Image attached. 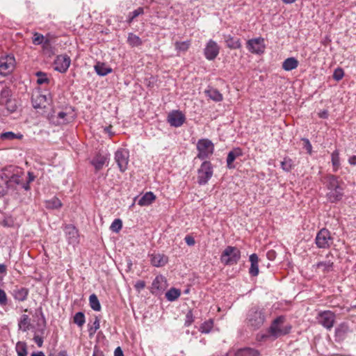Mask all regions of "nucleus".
<instances>
[{
	"label": "nucleus",
	"mask_w": 356,
	"mask_h": 356,
	"mask_svg": "<svg viewBox=\"0 0 356 356\" xmlns=\"http://www.w3.org/2000/svg\"><path fill=\"white\" fill-rule=\"evenodd\" d=\"M266 320L264 309L254 306L251 307L246 316V323L248 327L252 330H257L261 327Z\"/></svg>",
	"instance_id": "1"
},
{
	"label": "nucleus",
	"mask_w": 356,
	"mask_h": 356,
	"mask_svg": "<svg viewBox=\"0 0 356 356\" xmlns=\"http://www.w3.org/2000/svg\"><path fill=\"white\" fill-rule=\"evenodd\" d=\"M327 183L328 192L327 199L331 202H336L341 200L343 195V184L339 179H328Z\"/></svg>",
	"instance_id": "2"
},
{
	"label": "nucleus",
	"mask_w": 356,
	"mask_h": 356,
	"mask_svg": "<svg viewBox=\"0 0 356 356\" xmlns=\"http://www.w3.org/2000/svg\"><path fill=\"white\" fill-rule=\"evenodd\" d=\"M285 318L282 316L276 318L269 327V333L271 336L277 338L286 335L291 332V325H284Z\"/></svg>",
	"instance_id": "3"
},
{
	"label": "nucleus",
	"mask_w": 356,
	"mask_h": 356,
	"mask_svg": "<svg viewBox=\"0 0 356 356\" xmlns=\"http://www.w3.org/2000/svg\"><path fill=\"white\" fill-rule=\"evenodd\" d=\"M197 149L198 154L197 158L201 160L209 159L214 152V145L207 138H202L197 141Z\"/></svg>",
	"instance_id": "4"
},
{
	"label": "nucleus",
	"mask_w": 356,
	"mask_h": 356,
	"mask_svg": "<svg viewBox=\"0 0 356 356\" xmlns=\"http://www.w3.org/2000/svg\"><path fill=\"white\" fill-rule=\"evenodd\" d=\"M241 259V251L236 247L227 246L220 255V261L227 266L237 264Z\"/></svg>",
	"instance_id": "5"
},
{
	"label": "nucleus",
	"mask_w": 356,
	"mask_h": 356,
	"mask_svg": "<svg viewBox=\"0 0 356 356\" xmlns=\"http://www.w3.org/2000/svg\"><path fill=\"white\" fill-rule=\"evenodd\" d=\"M15 58L12 54L0 57V75L6 76L10 74L15 68Z\"/></svg>",
	"instance_id": "6"
},
{
	"label": "nucleus",
	"mask_w": 356,
	"mask_h": 356,
	"mask_svg": "<svg viewBox=\"0 0 356 356\" xmlns=\"http://www.w3.org/2000/svg\"><path fill=\"white\" fill-rule=\"evenodd\" d=\"M315 243L318 248H329L333 243V238L330 231L325 228L321 229L316 234Z\"/></svg>",
	"instance_id": "7"
},
{
	"label": "nucleus",
	"mask_w": 356,
	"mask_h": 356,
	"mask_svg": "<svg viewBox=\"0 0 356 356\" xmlns=\"http://www.w3.org/2000/svg\"><path fill=\"white\" fill-rule=\"evenodd\" d=\"M318 323L327 330H331L335 322V314L331 311H323L317 316Z\"/></svg>",
	"instance_id": "8"
},
{
	"label": "nucleus",
	"mask_w": 356,
	"mask_h": 356,
	"mask_svg": "<svg viewBox=\"0 0 356 356\" xmlns=\"http://www.w3.org/2000/svg\"><path fill=\"white\" fill-rule=\"evenodd\" d=\"M74 115L73 112L60 111L57 115H52L49 118L50 122L56 126L63 125L73 121Z\"/></svg>",
	"instance_id": "9"
},
{
	"label": "nucleus",
	"mask_w": 356,
	"mask_h": 356,
	"mask_svg": "<svg viewBox=\"0 0 356 356\" xmlns=\"http://www.w3.org/2000/svg\"><path fill=\"white\" fill-rule=\"evenodd\" d=\"M71 64V58L67 54H60L56 56L54 61V70L60 73H65Z\"/></svg>",
	"instance_id": "10"
},
{
	"label": "nucleus",
	"mask_w": 356,
	"mask_h": 356,
	"mask_svg": "<svg viewBox=\"0 0 356 356\" xmlns=\"http://www.w3.org/2000/svg\"><path fill=\"white\" fill-rule=\"evenodd\" d=\"M220 47L213 40H209L206 44L204 49V54L205 58L209 60H213L219 54Z\"/></svg>",
	"instance_id": "11"
},
{
	"label": "nucleus",
	"mask_w": 356,
	"mask_h": 356,
	"mask_svg": "<svg viewBox=\"0 0 356 356\" xmlns=\"http://www.w3.org/2000/svg\"><path fill=\"white\" fill-rule=\"evenodd\" d=\"M247 49L252 54H260L265 50L264 40L262 38H257L249 40L247 42Z\"/></svg>",
	"instance_id": "12"
},
{
	"label": "nucleus",
	"mask_w": 356,
	"mask_h": 356,
	"mask_svg": "<svg viewBox=\"0 0 356 356\" xmlns=\"http://www.w3.org/2000/svg\"><path fill=\"white\" fill-rule=\"evenodd\" d=\"M167 120L172 127H179L184 123L186 117L180 111H172L168 113Z\"/></svg>",
	"instance_id": "13"
},
{
	"label": "nucleus",
	"mask_w": 356,
	"mask_h": 356,
	"mask_svg": "<svg viewBox=\"0 0 356 356\" xmlns=\"http://www.w3.org/2000/svg\"><path fill=\"white\" fill-rule=\"evenodd\" d=\"M66 239L69 244L75 245L79 242V235L77 229L72 225H67L64 228Z\"/></svg>",
	"instance_id": "14"
},
{
	"label": "nucleus",
	"mask_w": 356,
	"mask_h": 356,
	"mask_svg": "<svg viewBox=\"0 0 356 356\" xmlns=\"http://www.w3.org/2000/svg\"><path fill=\"white\" fill-rule=\"evenodd\" d=\"M167 286V281L163 275H157L152 282L151 292L153 294L162 293Z\"/></svg>",
	"instance_id": "15"
},
{
	"label": "nucleus",
	"mask_w": 356,
	"mask_h": 356,
	"mask_svg": "<svg viewBox=\"0 0 356 356\" xmlns=\"http://www.w3.org/2000/svg\"><path fill=\"white\" fill-rule=\"evenodd\" d=\"M129 153L125 149L118 150L115 154V159L120 170L123 172L127 168Z\"/></svg>",
	"instance_id": "16"
},
{
	"label": "nucleus",
	"mask_w": 356,
	"mask_h": 356,
	"mask_svg": "<svg viewBox=\"0 0 356 356\" xmlns=\"http://www.w3.org/2000/svg\"><path fill=\"white\" fill-rule=\"evenodd\" d=\"M212 175V164L209 161H204L198 170V178H211Z\"/></svg>",
	"instance_id": "17"
},
{
	"label": "nucleus",
	"mask_w": 356,
	"mask_h": 356,
	"mask_svg": "<svg viewBox=\"0 0 356 356\" xmlns=\"http://www.w3.org/2000/svg\"><path fill=\"white\" fill-rule=\"evenodd\" d=\"M47 102V99L44 95L37 92L32 95L31 102L35 108H45Z\"/></svg>",
	"instance_id": "18"
},
{
	"label": "nucleus",
	"mask_w": 356,
	"mask_h": 356,
	"mask_svg": "<svg viewBox=\"0 0 356 356\" xmlns=\"http://www.w3.org/2000/svg\"><path fill=\"white\" fill-rule=\"evenodd\" d=\"M151 264L155 267H162L168 261V257L160 253H153L150 255Z\"/></svg>",
	"instance_id": "19"
},
{
	"label": "nucleus",
	"mask_w": 356,
	"mask_h": 356,
	"mask_svg": "<svg viewBox=\"0 0 356 356\" xmlns=\"http://www.w3.org/2000/svg\"><path fill=\"white\" fill-rule=\"evenodd\" d=\"M249 260L250 262V267L249 268V273L251 276L256 277L259 274V257L257 254H252Z\"/></svg>",
	"instance_id": "20"
},
{
	"label": "nucleus",
	"mask_w": 356,
	"mask_h": 356,
	"mask_svg": "<svg viewBox=\"0 0 356 356\" xmlns=\"http://www.w3.org/2000/svg\"><path fill=\"white\" fill-rule=\"evenodd\" d=\"M243 152L241 148H234L232 151H230L227 157V166L229 168H234L233 165V162L234 160L241 156H242Z\"/></svg>",
	"instance_id": "21"
},
{
	"label": "nucleus",
	"mask_w": 356,
	"mask_h": 356,
	"mask_svg": "<svg viewBox=\"0 0 356 356\" xmlns=\"http://www.w3.org/2000/svg\"><path fill=\"white\" fill-rule=\"evenodd\" d=\"M29 289L25 287H17L13 290V296L16 300L23 302L27 299Z\"/></svg>",
	"instance_id": "22"
},
{
	"label": "nucleus",
	"mask_w": 356,
	"mask_h": 356,
	"mask_svg": "<svg viewBox=\"0 0 356 356\" xmlns=\"http://www.w3.org/2000/svg\"><path fill=\"white\" fill-rule=\"evenodd\" d=\"M349 332L348 325L346 323H342L336 327L335 337L340 340L343 339Z\"/></svg>",
	"instance_id": "23"
},
{
	"label": "nucleus",
	"mask_w": 356,
	"mask_h": 356,
	"mask_svg": "<svg viewBox=\"0 0 356 356\" xmlns=\"http://www.w3.org/2000/svg\"><path fill=\"white\" fill-rule=\"evenodd\" d=\"M156 199V195L151 191L146 192L138 200V204L142 207L150 205Z\"/></svg>",
	"instance_id": "24"
},
{
	"label": "nucleus",
	"mask_w": 356,
	"mask_h": 356,
	"mask_svg": "<svg viewBox=\"0 0 356 356\" xmlns=\"http://www.w3.org/2000/svg\"><path fill=\"white\" fill-rule=\"evenodd\" d=\"M298 60L294 57H290L284 60L282 68L286 71H291L298 66Z\"/></svg>",
	"instance_id": "25"
},
{
	"label": "nucleus",
	"mask_w": 356,
	"mask_h": 356,
	"mask_svg": "<svg viewBox=\"0 0 356 356\" xmlns=\"http://www.w3.org/2000/svg\"><path fill=\"white\" fill-rule=\"evenodd\" d=\"M260 353L258 350L252 348H243L238 350L235 356H259Z\"/></svg>",
	"instance_id": "26"
},
{
	"label": "nucleus",
	"mask_w": 356,
	"mask_h": 356,
	"mask_svg": "<svg viewBox=\"0 0 356 356\" xmlns=\"http://www.w3.org/2000/svg\"><path fill=\"white\" fill-rule=\"evenodd\" d=\"M95 70L96 73L99 76H106L112 72V68L107 66L104 63H97L95 65Z\"/></svg>",
	"instance_id": "27"
},
{
	"label": "nucleus",
	"mask_w": 356,
	"mask_h": 356,
	"mask_svg": "<svg viewBox=\"0 0 356 356\" xmlns=\"http://www.w3.org/2000/svg\"><path fill=\"white\" fill-rule=\"evenodd\" d=\"M31 326V324L29 316L26 314L22 315L18 322L19 329L23 332H26L30 329Z\"/></svg>",
	"instance_id": "28"
},
{
	"label": "nucleus",
	"mask_w": 356,
	"mask_h": 356,
	"mask_svg": "<svg viewBox=\"0 0 356 356\" xmlns=\"http://www.w3.org/2000/svg\"><path fill=\"white\" fill-rule=\"evenodd\" d=\"M225 42L227 47L233 49H239L241 47L240 39L229 35L225 36Z\"/></svg>",
	"instance_id": "29"
},
{
	"label": "nucleus",
	"mask_w": 356,
	"mask_h": 356,
	"mask_svg": "<svg viewBox=\"0 0 356 356\" xmlns=\"http://www.w3.org/2000/svg\"><path fill=\"white\" fill-rule=\"evenodd\" d=\"M45 207L49 209H58L62 207L61 201L56 197H54L51 200H46Z\"/></svg>",
	"instance_id": "30"
},
{
	"label": "nucleus",
	"mask_w": 356,
	"mask_h": 356,
	"mask_svg": "<svg viewBox=\"0 0 356 356\" xmlns=\"http://www.w3.org/2000/svg\"><path fill=\"white\" fill-rule=\"evenodd\" d=\"M207 96L215 102H220L222 100V95L215 88H210L205 91Z\"/></svg>",
	"instance_id": "31"
},
{
	"label": "nucleus",
	"mask_w": 356,
	"mask_h": 356,
	"mask_svg": "<svg viewBox=\"0 0 356 356\" xmlns=\"http://www.w3.org/2000/svg\"><path fill=\"white\" fill-rule=\"evenodd\" d=\"M316 267L321 268L323 273H329L333 270V262L331 261H320L316 264Z\"/></svg>",
	"instance_id": "32"
},
{
	"label": "nucleus",
	"mask_w": 356,
	"mask_h": 356,
	"mask_svg": "<svg viewBox=\"0 0 356 356\" xmlns=\"http://www.w3.org/2000/svg\"><path fill=\"white\" fill-rule=\"evenodd\" d=\"M106 157L102 155H97L91 161L92 165L97 170L101 169L106 161Z\"/></svg>",
	"instance_id": "33"
},
{
	"label": "nucleus",
	"mask_w": 356,
	"mask_h": 356,
	"mask_svg": "<svg viewBox=\"0 0 356 356\" xmlns=\"http://www.w3.org/2000/svg\"><path fill=\"white\" fill-rule=\"evenodd\" d=\"M181 295V292L179 289L175 288H171L169 289L165 293V298L169 301H175Z\"/></svg>",
	"instance_id": "34"
},
{
	"label": "nucleus",
	"mask_w": 356,
	"mask_h": 356,
	"mask_svg": "<svg viewBox=\"0 0 356 356\" xmlns=\"http://www.w3.org/2000/svg\"><path fill=\"white\" fill-rule=\"evenodd\" d=\"M89 302H90V307L93 310L97 311V312L100 311L101 305H100L99 301L95 294L93 293L90 296Z\"/></svg>",
	"instance_id": "35"
},
{
	"label": "nucleus",
	"mask_w": 356,
	"mask_h": 356,
	"mask_svg": "<svg viewBox=\"0 0 356 356\" xmlns=\"http://www.w3.org/2000/svg\"><path fill=\"white\" fill-rule=\"evenodd\" d=\"M191 46V41L186 40L184 42H176L175 43V49L179 52H185Z\"/></svg>",
	"instance_id": "36"
},
{
	"label": "nucleus",
	"mask_w": 356,
	"mask_h": 356,
	"mask_svg": "<svg viewBox=\"0 0 356 356\" xmlns=\"http://www.w3.org/2000/svg\"><path fill=\"white\" fill-rule=\"evenodd\" d=\"M213 326V321L212 319H209L201 324L200 327V331L204 334H208L211 330Z\"/></svg>",
	"instance_id": "37"
},
{
	"label": "nucleus",
	"mask_w": 356,
	"mask_h": 356,
	"mask_svg": "<svg viewBox=\"0 0 356 356\" xmlns=\"http://www.w3.org/2000/svg\"><path fill=\"white\" fill-rule=\"evenodd\" d=\"M16 351L18 356H26L27 348L25 342L19 341L16 344Z\"/></svg>",
	"instance_id": "38"
},
{
	"label": "nucleus",
	"mask_w": 356,
	"mask_h": 356,
	"mask_svg": "<svg viewBox=\"0 0 356 356\" xmlns=\"http://www.w3.org/2000/svg\"><path fill=\"white\" fill-rule=\"evenodd\" d=\"M73 321L79 327H81L86 323L85 315L83 312H79L75 314L73 318Z\"/></svg>",
	"instance_id": "39"
},
{
	"label": "nucleus",
	"mask_w": 356,
	"mask_h": 356,
	"mask_svg": "<svg viewBox=\"0 0 356 356\" xmlns=\"http://www.w3.org/2000/svg\"><path fill=\"white\" fill-rule=\"evenodd\" d=\"M42 50L45 54H48L49 56L54 54V47L51 45L49 39L46 38V40L42 45Z\"/></svg>",
	"instance_id": "40"
},
{
	"label": "nucleus",
	"mask_w": 356,
	"mask_h": 356,
	"mask_svg": "<svg viewBox=\"0 0 356 356\" xmlns=\"http://www.w3.org/2000/svg\"><path fill=\"white\" fill-rule=\"evenodd\" d=\"M281 166L285 171H290L293 166V161L289 157L284 158V160L281 162Z\"/></svg>",
	"instance_id": "41"
},
{
	"label": "nucleus",
	"mask_w": 356,
	"mask_h": 356,
	"mask_svg": "<svg viewBox=\"0 0 356 356\" xmlns=\"http://www.w3.org/2000/svg\"><path fill=\"white\" fill-rule=\"evenodd\" d=\"M331 159L334 168L337 169L340 165L339 152L337 149L332 153Z\"/></svg>",
	"instance_id": "42"
},
{
	"label": "nucleus",
	"mask_w": 356,
	"mask_h": 356,
	"mask_svg": "<svg viewBox=\"0 0 356 356\" xmlns=\"http://www.w3.org/2000/svg\"><path fill=\"white\" fill-rule=\"evenodd\" d=\"M122 227V222L120 219L118 218L114 220V221L111 223L110 226V229L115 233L120 232Z\"/></svg>",
	"instance_id": "43"
},
{
	"label": "nucleus",
	"mask_w": 356,
	"mask_h": 356,
	"mask_svg": "<svg viewBox=\"0 0 356 356\" xmlns=\"http://www.w3.org/2000/svg\"><path fill=\"white\" fill-rule=\"evenodd\" d=\"M46 40V38L44 37L43 35L39 33H34L33 38V43L35 45H39L44 43V42Z\"/></svg>",
	"instance_id": "44"
},
{
	"label": "nucleus",
	"mask_w": 356,
	"mask_h": 356,
	"mask_svg": "<svg viewBox=\"0 0 356 356\" xmlns=\"http://www.w3.org/2000/svg\"><path fill=\"white\" fill-rule=\"evenodd\" d=\"M99 319L97 316L95 317V321L92 323V325L90 326L88 329L89 335L92 336L97 332V330L99 328Z\"/></svg>",
	"instance_id": "45"
},
{
	"label": "nucleus",
	"mask_w": 356,
	"mask_h": 356,
	"mask_svg": "<svg viewBox=\"0 0 356 356\" xmlns=\"http://www.w3.org/2000/svg\"><path fill=\"white\" fill-rule=\"evenodd\" d=\"M195 317L193 316V312L189 310L186 315L184 322V325L186 327L190 326L194 322Z\"/></svg>",
	"instance_id": "46"
},
{
	"label": "nucleus",
	"mask_w": 356,
	"mask_h": 356,
	"mask_svg": "<svg viewBox=\"0 0 356 356\" xmlns=\"http://www.w3.org/2000/svg\"><path fill=\"white\" fill-rule=\"evenodd\" d=\"M344 76V72L342 68L338 67L334 70L333 73V79L336 81H340Z\"/></svg>",
	"instance_id": "47"
},
{
	"label": "nucleus",
	"mask_w": 356,
	"mask_h": 356,
	"mask_svg": "<svg viewBox=\"0 0 356 356\" xmlns=\"http://www.w3.org/2000/svg\"><path fill=\"white\" fill-rule=\"evenodd\" d=\"M36 75L38 76V79L37 80V83L39 85H42L45 83L49 82V79L47 77V75L44 73H42L41 72H38L36 73Z\"/></svg>",
	"instance_id": "48"
},
{
	"label": "nucleus",
	"mask_w": 356,
	"mask_h": 356,
	"mask_svg": "<svg viewBox=\"0 0 356 356\" xmlns=\"http://www.w3.org/2000/svg\"><path fill=\"white\" fill-rule=\"evenodd\" d=\"M8 304V298L6 292L0 289V305L5 306Z\"/></svg>",
	"instance_id": "49"
},
{
	"label": "nucleus",
	"mask_w": 356,
	"mask_h": 356,
	"mask_svg": "<svg viewBox=\"0 0 356 356\" xmlns=\"http://www.w3.org/2000/svg\"><path fill=\"white\" fill-rule=\"evenodd\" d=\"M302 140L303 141V148L306 149L309 154H311L312 152L311 143L307 138H302Z\"/></svg>",
	"instance_id": "50"
},
{
	"label": "nucleus",
	"mask_w": 356,
	"mask_h": 356,
	"mask_svg": "<svg viewBox=\"0 0 356 356\" xmlns=\"http://www.w3.org/2000/svg\"><path fill=\"white\" fill-rule=\"evenodd\" d=\"M16 138V135L12 131L5 132L1 135V139L13 140Z\"/></svg>",
	"instance_id": "51"
},
{
	"label": "nucleus",
	"mask_w": 356,
	"mask_h": 356,
	"mask_svg": "<svg viewBox=\"0 0 356 356\" xmlns=\"http://www.w3.org/2000/svg\"><path fill=\"white\" fill-rule=\"evenodd\" d=\"M184 240H185V242L186 243V244L189 246H193L195 243V241L194 238L189 235L186 236Z\"/></svg>",
	"instance_id": "52"
},
{
	"label": "nucleus",
	"mask_w": 356,
	"mask_h": 356,
	"mask_svg": "<svg viewBox=\"0 0 356 356\" xmlns=\"http://www.w3.org/2000/svg\"><path fill=\"white\" fill-rule=\"evenodd\" d=\"M34 341L38 345V347H41L43 344V339L40 336L35 335L33 338Z\"/></svg>",
	"instance_id": "53"
},
{
	"label": "nucleus",
	"mask_w": 356,
	"mask_h": 356,
	"mask_svg": "<svg viewBox=\"0 0 356 356\" xmlns=\"http://www.w3.org/2000/svg\"><path fill=\"white\" fill-rule=\"evenodd\" d=\"M145 286V283L144 281H138L136 284H135V288H136L138 290H141L144 289Z\"/></svg>",
	"instance_id": "54"
},
{
	"label": "nucleus",
	"mask_w": 356,
	"mask_h": 356,
	"mask_svg": "<svg viewBox=\"0 0 356 356\" xmlns=\"http://www.w3.org/2000/svg\"><path fill=\"white\" fill-rule=\"evenodd\" d=\"M114 356H124L122 350L120 347H118L115 348L114 351Z\"/></svg>",
	"instance_id": "55"
},
{
	"label": "nucleus",
	"mask_w": 356,
	"mask_h": 356,
	"mask_svg": "<svg viewBox=\"0 0 356 356\" xmlns=\"http://www.w3.org/2000/svg\"><path fill=\"white\" fill-rule=\"evenodd\" d=\"M143 12H144V8L143 7H139L138 8L136 9L135 10V17L143 14Z\"/></svg>",
	"instance_id": "56"
},
{
	"label": "nucleus",
	"mask_w": 356,
	"mask_h": 356,
	"mask_svg": "<svg viewBox=\"0 0 356 356\" xmlns=\"http://www.w3.org/2000/svg\"><path fill=\"white\" fill-rule=\"evenodd\" d=\"M348 163L350 165H356V156H352L348 159Z\"/></svg>",
	"instance_id": "57"
},
{
	"label": "nucleus",
	"mask_w": 356,
	"mask_h": 356,
	"mask_svg": "<svg viewBox=\"0 0 356 356\" xmlns=\"http://www.w3.org/2000/svg\"><path fill=\"white\" fill-rule=\"evenodd\" d=\"M6 193V187L0 184V197Z\"/></svg>",
	"instance_id": "58"
},
{
	"label": "nucleus",
	"mask_w": 356,
	"mask_h": 356,
	"mask_svg": "<svg viewBox=\"0 0 356 356\" xmlns=\"http://www.w3.org/2000/svg\"><path fill=\"white\" fill-rule=\"evenodd\" d=\"M6 273V266L4 264H0V273Z\"/></svg>",
	"instance_id": "59"
},
{
	"label": "nucleus",
	"mask_w": 356,
	"mask_h": 356,
	"mask_svg": "<svg viewBox=\"0 0 356 356\" xmlns=\"http://www.w3.org/2000/svg\"><path fill=\"white\" fill-rule=\"evenodd\" d=\"M31 356H45L44 353L42 351H38L36 353H33Z\"/></svg>",
	"instance_id": "60"
},
{
	"label": "nucleus",
	"mask_w": 356,
	"mask_h": 356,
	"mask_svg": "<svg viewBox=\"0 0 356 356\" xmlns=\"http://www.w3.org/2000/svg\"><path fill=\"white\" fill-rule=\"evenodd\" d=\"M111 128L112 127L111 126H109V127H106L104 128V131L107 134H109V136H112V133H111Z\"/></svg>",
	"instance_id": "61"
},
{
	"label": "nucleus",
	"mask_w": 356,
	"mask_h": 356,
	"mask_svg": "<svg viewBox=\"0 0 356 356\" xmlns=\"http://www.w3.org/2000/svg\"><path fill=\"white\" fill-rule=\"evenodd\" d=\"M28 180H29V181H28L25 184H24V186H23L24 188L26 191H27V190H29V182H30L31 181H33V179H28Z\"/></svg>",
	"instance_id": "62"
},
{
	"label": "nucleus",
	"mask_w": 356,
	"mask_h": 356,
	"mask_svg": "<svg viewBox=\"0 0 356 356\" xmlns=\"http://www.w3.org/2000/svg\"><path fill=\"white\" fill-rule=\"evenodd\" d=\"M132 33H130L129 37H128V42H129V44L131 45H132L134 44V40L132 39Z\"/></svg>",
	"instance_id": "63"
},
{
	"label": "nucleus",
	"mask_w": 356,
	"mask_h": 356,
	"mask_svg": "<svg viewBox=\"0 0 356 356\" xmlns=\"http://www.w3.org/2000/svg\"><path fill=\"white\" fill-rule=\"evenodd\" d=\"M58 356H68L66 350H62L58 353Z\"/></svg>",
	"instance_id": "64"
}]
</instances>
